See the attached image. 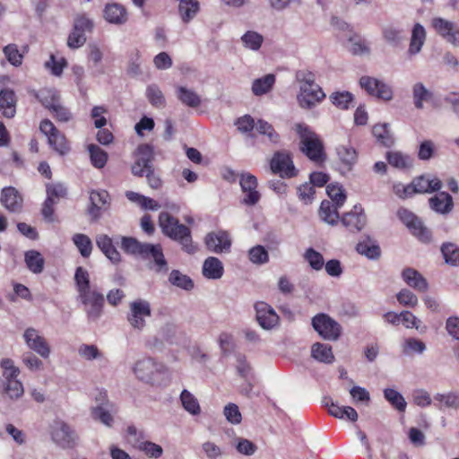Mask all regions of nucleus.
<instances>
[{"label":"nucleus","instance_id":"423d86ee","mask_svg":"<svg viewBox=\"0 0 459 459\" xmlns=\"http://www.w3.org/2000/svg\"><path fill=\"white\" fill-rule=\"evenodd\" d=\"M295 131L300 139L301 151L307 158L316 163L325 160L323 143L318 135L306 124L299 123L295 126Z\"/></svg>","mask_w":459,"mask_h":459},{"label":"nucleus","instance_id":"7c9ffc66","mask_svg":"<svg viewBox=\"0 0 459 459\" xmlns=\"http://www.w3.org/2000/svg\"><path fill=\"white\" fill-rule=\"evenodd\" d=\"M312 357L322 363L331 364L334 361L332 347L325 343L316 342L311 348Z\"/></svg>","mask_w":459,"mask_h":459},{"label":"nucleus","instance_id":"de8ad7c7","mask_svg":"<svg viewBox=\"0 0 459 459\" xmlns=\"http://www.w3.org/2000/svg\"><path fill=\"white\" fill-rule=\"evenodd\" d=\"M255 130L259 134L265 136L267 141L271 143L275 144L280 142V135L273 126L263 119H259L255 123Z\"/></svg>","mask_w":459,"mask_h":459},{"label":"nucleus","instance_id":"864d4df0","mask_svg":"<svg viewBox=\"0 0 459 459\" xmlns=\"http://www.w3.org/2000/svg\"><path fill=\"white\" fill-rule=\"evenodd\" d=\"M303 256L313 270L321 271L324 268L325 260L323 255L314 248H307Z\"/></svg>","mask_w":459,"mask_h":459},{"label":"nucleus","instance_id":"cd10ccee","mask_svg":"<svg viewBox=\"0 0 459 459\" xmlns=\"http://www.w3.org/2000/svg\"><path fill=\"white\" fill-rule=\"evenodd\" d=\"M224 273L222 263L214 256L206 258L203 264V274L205 278L211 280L221 279Z\"/></svg>","mask_w":459,"mask_h":459},{"label":"nucleus","instance_id":"a211bd4d","mask_svg":"<svg viewBox=\"0 0 459 459\" xmlns=\"http://www.w3.org/2000/svg\"><path fill=\"white\" fill-rule=\"evenodd\" d=\"M135 156L136 160L132 166V173L134 176L143 177L148 172V170L152 169V149L148 144L140 145L136 150Z\"/></svg>","mask_w":459,"mask_h":459},{"label":"nucleus","instance_id":"3c124183","mask_svg":"<svg viewBox=\"0 0 459 459\" xmlns=\"http://www.w3.org/2000/svg\"><path fill=\"white\" fill-rule=\"evenodd\" d=\"M372 133L376 139L385 146H390L394 143V139L390 130L388 129V124H378L374 126Z\"/></svg>","mask_w":459,"mask_h":459},{"label":"nucleus","instance_id":"6ab92c4d","mask_svg":"<svg viewBox=\"0 0 459 459\" xmlns=\"http://www.w3.org/2000/svg\"><path fill=\"white\" fill-rule=\"evenodd\" d=\"M256 319L264 329H272L277 325L279 316L267 303L259 301L255 305Z\"/></svg>","mask_w":459,"mask_h":459},{"label":"nucleus","instance_id":"412c9836","mask_svg":"<svg viewBox=\"0 0 459 459\" xmlns=\"http://www.w3.org/2000/svg\"><path fill=\"white\" fill-rule=\"evenodd\" d=\"M340 169L342 173L350 172L358 160L355 148L350 144H341L336 147Z\"/></svg>","mask_w":459,"mask_h":459},{"label":"nucleus","instance_id":"c756f323","mask_svg":"<svg viewBox=\"0 0 459 459\" xmlns=\"http://www.w3.org/2000/svg\"><path fill=\"white\" fill-rule=\"evenodd\" d=\"M356 250L359 254L371 260L377 259L381 254L379 246L370 238L360 240L356 246Z\"/></svg>","mask_w":459,"mask_h":459},{"label":"nucleus","instance_id":"5701e85b","mask_svg":"<svg viewBox=\"0 0 459 459\" xmlns=\"http://www.w3.org/2000/svg\"><path fill=\"white\" fill-rule=\"evenodd\" d=\"M403 281L413 290L419 292H426L429 289V283L423 275L417 270L407 267L401 273Z\"/></svg>","mask_w":459,"mask_h":459},{"label":"nucleus","instance_id":"8fccbe9b","mask_svg":"<svg viewBox=\"0 0 459 459\" xmlns=\"http://www.w3.org/2000/svg\"><path fill=\"white\" fill-rule=\"evenodd\" d=\"M169 281L172 285L186 290H190L194 288V282L190 277L178 270H173L170 273Z\"/></svg>","mask_w":459,"mask_h":459},{"label":"nucleus","instance_id":"20e7f679","mask_svg":"<svg viewBox=\"0 0 459 459\" xmlns=\"http://www.w3.org/2000/svg\"><path fill=\"white\" fill-rule=\"evenodd\" d=\"M122 247L127 253L140 255L143 258H152L155 270L158 273L167 272L168 264L164 257L160 245L142 243L134 238H123Z\"/></svg>","mask_w":459,"mask_h":459},{"label":"nucleus","instance_id":"7ed1b4c3","mask_svg":"<svg viewBox=\"0 0 459 459\" xmlns=\"http://www.w3.org/2000/svg\"><path fill=\"white\" fill-rule=\"evenodd\" d=\"M133 371L138 380L151 385H167L170 381V373L168 368L150 357L137 360Z\"/></svg>","mask_w":459,"mask_h":459},{"label":"nucleus","instance_id":"2eb2a0df","mask_svg":"<svg viewBox=\"0 0 459 459\" xmlns=\"http://www.w3.org/2000/svg\"><path fill=\"white\" fill-rule=\"evenodd\" d=\"M239 185L243 193L242 203L247 205H255L261 198L257 190V179L249 172H243L239 175Z\"/></svg>","mask_w":459,"mask_h":459},{"label":"nucleus","instance_id":"6e6552de","mask_svg":"<svg viewBox=\"0 0 459 459\" xmlns=\"http://www.w3.org/2000/svg\"><path fill=\"white\" fill-rule=\"evenodd\" d=\"M315 331L325 340L336 341L342 333L340 324L328 315L321 313L312 318Z\"/></svg>","mask_w":459,"mask_h":459},{"label":"nucleus","instance_id":"e433bc0d","mask_svg":"<svg viewBox=\"0 0 459 459\" xmlns=\"http://www.w3.org/2000/svg\"><path fill=\"white\" fill-rule=\"evenodd\" d=\"M27 268L33 273H40L44 269L45 260L41 254L36 250H29L24 254Z\"/></svg>","mask_w":459,"mask_h":459},{"label":"nucleus","instance_id":"bb28decb","mask_svg":"<svg viewBox=\"0 0 459 459\" xmlns=\"http://www.w3.org/2000/svg\"><path fill=\"white\" fill-rule=\"evenodd\" d=\"M16 97L14 91L10 89L0 91V109L3 115L8 118L13 117L16 113Z\"/></svg>","mask_w":459,"mask_h":459},{"label":"nucleus","instance_id":"9d476101","mask_svg":"<svg viewBox=\"0 0 459 459\" xmlns=\"http://www.w3.org/2000/svg\"><path fill=\"white\" fill-rule=\"evenodd\" d=\"M359 84L368 94L389 101L393 99L394 93L391 86L382 80L364 75L359 80Z\"/></svg>","mask_w":459,"mask_h":459},{"label":"nucleus","instance_id":"6e6d98bb","mask_svg":"<svg viewBox=\"0 0 459 459\" xmlns=\"http://www.w3.org/2000/svg\"><path fill=\"white\" fill-rule=\"evenodd\" d=\"M444 259L446 264L459 265V247L453 243L444 244L441 247Z\"/></svg>","mask_w":459,"mask_h":459},{"label":"nucleus","instance_id":"13d9d810","mask_svg":"<svg viewBox=\"0 0 459 459\" xmlns=\"http://www.w3.org/2000/svg\"><path fill=\"white\" fill-rule=\"evenodd\" d=\"M66 65L67 62L65 58L56 57L54 54H51L49 59L45 62L46 69L49 70L55 76H60Z\"/></svg>","mask_w":459,"mask_h":459},{"label":"nucleus","instance_id":"a19ab883","mask_svg":"<svg viewBox=\"0 0 459 459\" xmlns=\"http://www.w3.org/2000/svg\"><path fill=\"white\" fill-rule=\"evenodd\" d=\"M180 401L183 408L191 415H198L201 412V407L198 400L189 391L184 389L180 394Z\"/></svg>","mask_w":459,"mask_h":459},{"label":"nucleus","instance_id":"c85d7f7f","mask_svg":"<svg viewBox=\"0 0 459 459\" xmlns=\"http://www.w3.org/2000/svg\"><path fill=\"white\" fill-rule=\"evenodd\" d=\"M429 204L432 210L442 214L451 212L454 206L452 196L446 192L438 193L431 197Z\"/></svg>","mask_w":459,"mask_h":459},{"label":"nucleus","instance_id":"69168bd1","mask_svg":"<svg viewBox=\"0 0 459 459\" xmlns=\"http://www.w3.org/2000/svg\"><path fill=\"white\" fill-rule=\"evenodd\" d=\"M234 444L237 451L243 455L251 456L257 450V446L252 441L244 437H236Z\"/></svg>","mask_w":459,"mask_h":459},{"label":"nucleus","instance_id":"4468645a","mask_svg":"<svg viewBox=\"0 0 459 459\" xmlns=\"http://www.w3.org/2000/svg\"><path fill=\"white\" fill-rule=\"evenodd\" d=\"M342 36L343 47L354 56L369 55V42L356 30H344Z\"/></svg>","mask_w":459,"mask_h":459},{"label":"nucleus","instance_id":"e2e57ef3","mask_svg":"<svg viewBox=\"0 0 459 459\" xmlns=\"http://www.w3.org/2000/svg\"><path fill=\"white\" fill-rule=\"evenodd\" d=\"M249 260L255 264H264L269 261V255L264 247L257 245L248 251Z\"/></svg>","mask_w":459,"mask_h":459},{"label":"nucleus","instance_id":"a878e982","mask_svg":"<svg viewBox=\"0 0 459 459\" xmlns=\"http://www.w3.org/2000/svg\"><path fill=\"white\" fill-rule=\"evenodd\" d=\"M96 244L103 254L113 263L120 262V254L113 246L112 239L105 234H100L96 237Z\"/></svg>","mask_w":459,"mask_h":459},{"label":"nucleus","instance_id":"dca6fc26","mask_svg":"<svg viewBox=\"0 0 459 459\" xmlns=\"http://www.w3.org/2000/svg\"><path fill=\"white\" fill-rule=\"evenodd\" d=\"M52 440L62 447H70L77 440L76 432L65 421L54 422L51 430Z\"/></svg>","mask_w":459,"mask_h":459},{"label":"nucleus","instance_id":"680f3d73","mask_svg":"<svg viewBox=\"0 0 459 459\" xmlns=\"http://www.w3.org/2000/svg\"><path fill=\"white\" fill-rule=\"evenodd\" d=\"M326 192L336 206H342L346 200V195L342 186L338 184H330L326 187Z\"/></svg>","mask_w":459,"mask_h":459},{"label":"nucleus","instance_id":"37998d69","mask_svg":"<svg viewBox=\"0 0 459 459\" xmlns=\"http://www.w3.org/2000/svg\"><path fill=\"white\" fill-rule=\"evenodd\" d=\"M329 413L338 419H347L351 421L358 420V413L354 408L351 406H339L332 403L328 409Z\"/></svg>","mask_w":459,"mask_h":459},{"label":"nucleus","instance_id":"4d7b16f0","mask_svg":"<svg viewBox=\"0 0 459 459\" xmlns=\"http://www.w3.org/2000/svg\"><path fill=\"white\" fill-rule=\"evenodd\" d=\"M241 40L247 48L257 50L261 47L264 38L256 30H247L241 37Z\"/></svg>","mask_w":459,"mask_h":459},{"label":"nucleus","instance_id":"c9c22d12","mask_svg":"<svg viewBox=\"0 0 459 459\" xmlns=\"http://www.w3.org/2000/svg\"><path fill=\"white\" fill-rule=\"evenodd\" d=\"M105 18L111 23L122 24L127 20L126 9L118 4H108L105 8Z\"/></svg>","mask_w":459,"mask_h":459},{"label":"nucleus","instance_id":"f704fd0d","mask_svg":"<svg viewBox=\"0 0 459 459\" xmlns=\"http://www.w3.org/2000/svg\"><path fill=\"white\" fill-rule=\"evenodd\" d=\"M112 411H115L113 410V404L107 403L94 407L91 411V414L94 420H100L107 427H111L114 422L111 414Z\"/></svg>","mask_w":459,"mask_h":459},{"label":"nucleus","instance_id":"9b49d317","mask_svg":"<svg viewBox=\"0 0 459 459\" xmlns=\"http://www.w3.org/2000/svg\"><path fill=\"white\" fill-rule=\"evenodd\" d=\"M398 217L411 230V234L415 236L420 241L423 243H429L431 241V232L411 212L406 209H400L398 211Z\"/></svg>","mask_w":459,"mask_h":459},{"label":"nucleus","instance_id":"4c0bfd02","mask_svg":"<svg viewBox=\"0 0 459 459\" xmlns=\"http://www.w3.org/2000/svg\"><path fill=\"white\" fill-rule=\"evenodd\" d=\"M434 401L439 409L449 408L459 409V392H449L446 394H437Z\"/></svg>","mask_w":459,"mask_h":459},{"label":"nucleus","instance_id":"a18cd8bd","mask_svg":"<svg viewBox=\"0 0 459 459\" xmlns=\"http://www.w3.org/2000/svg\"><path fill=\"white\" fill-rule=\"evenodd\" d=\"M37 99L41 104L48 109H50L54 106L57 105L59 101V95L54 89H41L36 95Z\"/></svg>","mask_w":459,"mask_h":459},{"label":"nucleus","instance_id":"ea45409f","mask_svg":"<svg viewBox=\"0 0 459 459\" xmlns=\"http://www.w3.org/2000/svg\"><path fill=\"white\" fill-rule=\"evenodd\" d=\"M178 99L186 106L196 108L201 104L200 96L191 89L179 86L177 88Z\"/></svg>","mask_w":459,"mask_h":459},{"label":"nucleus","instance_id":"58836bf2","mask_svg":"<svg viewBox=\"0 0 459 459\" xmlns=\"http://www.w3.org/2000/svg\"><path fill=\"white\" fill-rule=\"evenodd\" d=\"M338 206L330 201H323L320 205L319 216L326 223L335 225L338 221Z\"/></svg>","mask_w":459,"mask_h":459},{"label":"nucleus","instance_id":"f03ea898","mask_svg":"<svg viewBox=\"0 0 459 459\" xmlns=\"http://www.w3.org/2000/svg\"><path fill=\"white\" fill-rule=\"evenodd\" d=\"M296 80L299 83L297 101L304 109H312L325 99L323 89L316 82L315 74L307 70L298 71Z\"/></svg>","mask_w":459,"mask_h":459},{"label":"nucleus","instance_id":"bf43d9fd","mask_svg":"<svg viewBox=\"0 0 459 459\" xmlns=\"http://www.w3.org/2000/svg\"><path fill=\"white\" fill-rule=\"evenodd\" d=\"M426 39L425 30H412L411 42L408 49L410 56H414L421 50Z\"/></svg>","mask_w":459,"mask_h":459},{"label":"nucleus","instance_id":"39448f33","mask_svg":"<svg viewBox=\"0 0 459 459\" xmlns=\"http://www.w3.org/2000/svg\"><path fill=\"white\" fill-rule=\"evenodd\" d=\"M159 226L164 235L180 242L187 253L192 254L196 250L192 243L190 230L184 224L179 223L178 220L169 212H162L160 213Z\"/></svg>","mask_w":459,"mask_h":459},{"label":"nucleus","instance_id":"79ce46f5","mask_svg":"<svg viewBox=\"0 0 459 459\" xmlns=\"http://www.w3.org/2000/svg\"><path fill=\"white\" fill-rule=\"evenodd\" d=\"M88 152L91 165L96 169H102L108 161V153L96 144H89Z\"/></svg>","mask_w":459,"mask_h":459},{"label":"nucleus","instance_id":"1a4fd4ad","mask_svg":"<svg viewBox=\"0 0 459 459\" xmlns=\"http://www.w3.org/2000/svg\"><path fill=\"white\" fill-rule=\"evenodd\" d=\"M39 129L48 137V144L55 152L62 156L69 152L70 146L65 134L58 131L50 120H43L40 123Z\"/></svg>","mask_w":459,"mask_h":459},{"label":"nucleus","instance_id":"c03bdc74","mask_svg":"<svg viewBox=\"0 0 459 459\" xmlns=\"http://www.w3.org/2000/svg\"><path fill=\"white\" fill-rule=\"evenodd\" d=\"M385 399L397 411H404L407 403L404 397L394 388H385L383 391Z\"/></svg>","mask_w":459,"mask_h":459},{"label":"nucleus","instance_id":"774afa93","mask_svg":"<svg viewBox=\"0 0 459 459\" xmlns=\"http://www.w3.org/2000/svg\"><path fill=\"white\" fill-rule=\"evenodd\" d=\"M202 450L208 459H222L224 450L212 441H206L202 445Z\"/></svg>","mask_w":459,"mask_h":459},{"label":"nucleus","instance_id":"09e8293b","mask_svg":"<svg viewBox=\"0 0 459 459\" xmlns=\"http://www.w3.org/2000/svg\"><path fill=\"white\" fill-rule=\"evenodd\" d=\"M333 105L340 109H348L352 103L353 95L347 91H334L329 96Z\"/></svg>","mask_w":459,"mask_h":459},{"label":"nucleus","instance_id":"0e129e2a","mask_svg":"<svg viewBox=\"0 0 459 459\" xmlns=\"http://www.w3.org/2000/svg\"><path fill=\"white\" fill-rule=\"evenodd\" d=\"M425 350V343L416 338L405 339L403 344V351L406 355H411L413 353L421 354Z\"/></svg>","mask_w":459,"mask_h":459},{"label":"nucleus","instance_id":"49530a36","mask_svg":"<svg viewBox=\"0 0 459 459\" xmlns=\"http://www.w3.org/2000/svg\"><path fill=\"white\" fill-rule=\"evenodd\" d=\"M72 240L82 257L86 258L91 255L93 246L87 235L76 233L73 236Z\"/></svg>","mask_w":459,"mask_h":459},{"label":"nucleus","instance_id":"f3484780","mask_svg":"<svg viewBox=\"0 0 459 459\" xmlns=\"http://www.w3.org/2000/svg\"><path fill=\"white\" fill-rule=\"evenodd\" d=\"M66 195V187L62 184L47 185V199L44 202L42 214L45 219L52 221L53 206Z\"/></svg>","mask_w":459,"mask_h":459},{"label":"nucleus","instance_id":"b1692460","mask_svg":"<svg viewBox=\"0 0 459 459\" xmlns=\"http://www.w3.org/2000/svg\"><path fill=\"white\" fill-rule=\"evenodd\" d=\"M415 194H424L437 191L441 188V181L430 175H424L412 181Z\"/></svg>","mask_w":459,"mask_h":459},{"label":"nucleus","instance_id":"473e14b6","mask_svg":"<svg viewBox=\"0 0 459 459\" xmlns=\"http://www.w3.org/2000/svg\"><path fill=\"white\" fill-rule=\"evenodd\" d=\"M412 97L414 106L421 109L424 107V103L432 101L433 93L422 82H417L412 87Z\"/></svg>","mask_w":459,"mask_h":459},{"label":"nucleus","instance_id":"2f4dec72","mask_svg":"<svg viewBox=\"0 0 459 459\" xmlns=\"http://www.w3.org/2000/svg\"><path fill=\"white\" fill-rule=\"evenodd\" d=\"M275 83V75L268 74L263 77L257 78L252 82V92L255 96H262L268 93Z\"/></svg>","mask_w":459,"mask_h":459},{"label":"nucleus","instance_id":"393cba45","mask_svg":"<svg viewBox=\"0 0 459 459\" xmlns=\"http://www.w3.org/2000/svg\"><path fill=\"white\" fill-rule=\"evenodd\" d=\"M1 203L9 211L17 212L22 208V198L14 187L8 186L2 190Z\"/></svg>","mask_w":459,"mask_h":459},{"label":"nucleus","instance_id":"f8f14e48","mask_svg":"<svg viewBox=\"0 0 459 459\" xmlns=\"http://www.w3.org/2000/svg\"><path fill=\"white\" fill-rule=\"evenodd\" d=\"M22 337L26 346L41 358L48 359L50 356V345L38 329L34 327L26 328Z\"/></svg>","mask_w":459,"mask_h":459},{"label":"nucleus","instance_id":"72a5a7b5","mask_svg":"<svg viewBox=\"0 0 459 459\" xmlns=\"http://www.w3.org/2000/svg\"><path fill=\"white\" fill-rule=\"evenodd\" d=\"M388 163L399 169H407L412 167L413 159L401 152L392 151L386 153Z\"/></svg>","mask_w":459,"mask_h":459},{"label":"nucleus","instance_id":"4be33fe9","mask_svg":"<svg viewBox=\"0 0 459 459\" xmlns=\"http://www.w3.org/2000/svg\"><path fill=\"white\" fill-rule=\"evenodd\" d=\"M342 223L351 231H359L366 224V215L361 205H354L352 211L346 212L342 218Z\"/></svg>","mask_w":459,"mask_h":459},{"label":"nucleus","instance_id":"ddd939ff","mask_svg":"<svg viewBox=\"0 0 459 459\" xmlns=\"http://www.w3.org/2000/svg\"><path fill=\"white\" fill-rule=\"evenodd\" d=\"M270 167L273 173L282 178H291L298 174L290 154L284 151L273 154Z\"/></svg>","mask_w":459,"mask_h":459},{"label":"nucleus","instance_id":"052dcab7","mask_svg":"<svg viewBox=\"0 0 459 459\" xmlns=\"http://www.w3.org/2000/svg\"><path fill=\"white\" fill-rule=\"evenodd\" d=\"M146 97L152 106L162 108L165 105V98L162 91L155 84L147 87Z\"/></svg>","mask_w":459,"mask_h":459},{"label":"nucleus","instance_id":"603ef678","mask_svg":"<svg viewBox=\"0 0 459 459\" xmlns=\"http://www.w3.org/2000/svg\"><path fill=\"white\" fill-rule=\"evenodd\" d=\"M179 12L185 22L191 20L199 10L197 0H179Z\"/></svg>","mask_w":459,"mask_h":459},{"label":"nucleus","instance_id":"5fc2aeb1","mask_svg":"<svg viewBox=\"0 0 459 459\" xmlns=\"http://www.w3.org/2000/svg\"><path fill=\"white\" fill-rule=\"evenodd\" d=\"M79 356L85 360L103 359V352L94 344H82L78 348Z\"/></svg>","mask_w":459,"mask_h":459},{"label":"nucleus","instance_id":"338daca9","mask_svg":"<svg viewBox=\"0 0 459 459\" xmlns=\"http://www.w3.org/2000/svg\"><path fill=\"white\" fill-rule=\"evenodd\" d=\"M397 301L404 307H415L418 303L419 299L418 297L410 290L408 289H402L397 294H396Z\"/></svg>","mask_w":459,"mask_h":459},{"label":"nucleus","instance_id":"aec40b11","mask_svg":"<svg viewBox=\"0 0 459 459\" xmlns=\"http://www.w3.org/2000/svg\"><path fill=\"white\" fill-rule=\"evenodd\" d=\"M205 244L209 250L221 254L230 251L231 240L226 231L220 230L209 233L205 238Z\"/></svg>","mask_w":459,"mask_h":459},{"label":"nucleus","instance_id":"f257e3e1","mask_svg":"<svg viewBox=\"0 0 459 459\" xmlns=\"http://www.w3.org/2000/svg\"><path fill=\"white\" fill-rule=\"evenodd\" d=\"M74 282L78 299L84 306L88 319L90 321L98 320L102 314L104 297L95 287L91 285L89 272L82 266L77 267Z\"/></svg>","mask_w":459,"mask_h":459},{"label":"nucleus","instance_id":"0eeeda50","mask_svg":"<svg viewBox=\"0 0 459 459\" xmlns=\"http://www.w3.org/2000/svg\"><path fill=\"white\" fill-rule=\"evenodd\" d=\"M151 316L152 307L147 299H136L129 302L126 320L133 329L143 331Z\"/></svg>","mask_w":459,"mask_h":459}]
</instances>
